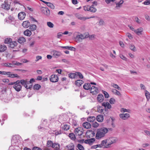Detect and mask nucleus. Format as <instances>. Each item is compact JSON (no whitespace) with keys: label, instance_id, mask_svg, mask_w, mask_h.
<instances>
[{"label":"nucleus","instance_id":"49530a36","mask_svg":"<svg viewBox=\"0 0 150 150\" xmlns=\"http://www.w3.org/2000/svg\"><path fill=\"white\" fill-rule=\"evenodd\" d=\"M47 25L50 28H53L54 26V24L50 22H47Z\"/></svg>","mask_w":150,"mask_h":150},{"label":"nucleus","instance_id":"4be33fe9","mask_svg":"<svg viewBox=\"0 0 150 150\" xmlns=\"http://www.w3.org/2000/svg\"><path fill=\"white\" fill-rule=\"evenodd\" d=\"M83 82L82 80H78L75 82V84L77 86H80Z\"/></svg>","mask_w":150,"mask_h":150},{"label":"nucleus","instance_id":"3c124183","mask_svg":"<svg viewBox=\"0 0 150 150\" xmlns=\"http://www.w3.org/2000/svg\"><path fill=\"white\" fill-rule=\"evenodd\" d=\"M112 85L114 88L117 89L118 90H121L120 88L117 84H115L114 83H113V85Z\"/></svg>","mask_w":150,"mask_h":150},{"label":"nucleus","instance_id":"f8f14e48","mask_svg":"<svg viewBox=\"0 0 150 150\" xmlns=\"http://www.w3.org/2000/svg\"><path fill=\"white\" fill-rule=\"evenodd\" d=\"M143 29L142 28H139L134 30V32L138 35H142V33L143 31Z\"/></svg>","mask_w":150,"mask_h":150},{"label":"nucleus","instance_id":"72a5a7b5","mask_svg":"<svg viewBox=\"0 0 150 150\" xmlns=\"http://www.w3.org/2000/svg\"><path fill=\"white\" fill-rule=\"evenodd\" d=\"M69 137L72 140H75L76 139V137L75 134L73 133H71L69 134Z\"/></svg>","mask_w":150,"mask_h":150},{"label":"nucleus","instance_id":"79ce46f5","mask_svg":"<svg viewBox=\"0 0 150 150\" xmlns=\"http://www.w3.org/2000/svg\"><path fill=\"white\" fill-rule=\"evenodd\" d=\"M76 77L77 76H79V77L80 79H82L83 76V75L80 72H76Z\"/></svg>","mask_w":150,"mask_h":150},{"label":"nucleus","instance_id":"680f3d73","mask_svg":"<svg viewBox=\"0 0 150 150\" xmlns=\"http://www.w3.org/2000/svg\"><path fill=\"white\" fill-rule=\"evenodd\" d=\"M115 0H105V2L107 4H108L111 2H114Z\"/></svg>","mask_w":150,"mask_h":150},{"label":"nucleus","instance_id":"f704fd0d","mask_svg":"<svg viewBox=\"0 0 150 150\" xmlns=\"http://www.w3.org/2000/svg\"><path fill=\"white\" fill-rule=\"evenodd\" d=\"M107 140H103L101 143V144H100V145L101 147H102V146H104L106 148H107L106 147V146L107 145Z\"/></svg>","mask_w":150,"mask_h":150},{"label":"nucleus","instance_id":"c9c22d12","mask_svg":"<svg viewBox=\"0 0 150 150\" xmlns=\"http://www.w3.org/2000/svg\"><path fill=\"white\" fill-rule=\"evenodd\" d=\"M124 1L122 0H121L118 3H116V7L117 8L118 7H120L121 6V5L123 3Z\"/></svg>","mask_w":150,"mask_h":150},{"label":"nucleus","instance_id":"13d9d810","mask_svg":"<svg viewBox=\"0 0 150 150\" xmlns=\"http://www.w3.org/2000/svg\"><path fill=\"white\" fill-rule=\"evenodd\" d=\"M104 22L103 19H100L98 22V24L99 25H104Z\"/></svg>","mask_w":150,"mask_h":150},{"label":"nucleus","instance_id":"bb28decb","mask_svg":"<svg viewBox=\"0 0 150 150\" xmlns=\"http://www.w3.org/2000/svg\"><path fill=\"white\" fill-rule=\"evenodd\" d=\"M35 80L34 79H31L29 81H28V88H31L32 86V82H34Z\"/></svg>","mask_w":150,"mask_h":150},{"label":"nucleus","instance_id":"4c0bfd02","mask_svg":"<svg viewBox=\"0 0 150 150\" xmlns=\"http://www.w3.org/2000/svg\"><path fill=\"white\" fill-rule=\"evenodd\" d=\"M145 96L147 100H149L150 98V94L147 91H145Z\"/></svg>","mask_w":150,"mask_h":150},{"label":"nucleus","instance_id":"393cba45","mask_svg":"<svg viewBox=\"0 0 150 150\" xmlns=\"http://www.w3.org/2000/svg\"><path fill=\"white\" fill-rule=\"evenodd\" d=\"M24 34L28 36H30L32 34L31 32L28 29H27L24 32Z\"/></svg>","mask_w":150,"mask_h":150},{"label":"nucleus","instance_id":"69168bd1","mask_svg":"<svg viewBox=\"0 0 150 150\" xmlns=\"http://www.w3.org/2000/svg\"><path fill=\"white\" fill-rule=\"evenodd\" d=\"M74 146H70L68 147V150H74Z\"/></svg>","mask_w":150,"mask_h":150},{"label":"nucleus","instance_id":"ea45409f","mask_svg":"<svg viewBox=\"0 0 150 150\" xmlns=\"http://www.w3.org/2000/svg\"><path fill=\"white\" fill-rule=\"evenodd\" d=\"M54 143L50 140H48L47 142V146L48 147H52V145H53Z\"/></svg>","mask_w":150,"mask_h":150},{"label":"nucleus","instance_id":"8fccbe9b","mask_svg":"<svg viewBox=\"0 0 150 150\" xmlns=\"http://www.w3.org/2000/svg\"><path fill=\"white\" fill-rule=\"evenodd\" d=\"M130 49L133 51L134 52L136 51L135 46L133 45H131L130 46Z\"/></svg>","mask_w":150,"mask_h":150},{"label":"nucleus","instance_id":"de8ad7c7","mask_svg":"<svg viewBox=\"0 0 150 150\" xmlns=\"http://www.w3.org/2000/svg\"><path fill=\"white\" fill-rule=\"evenodd\" d=\"M10 74H7V75H9L8 76L10 77L13 78L15 77H17L18 76L16 74H11V72H10Z\"/></svg>","mask_w":150,"mask_h":150},{"label":"nucleus","instance_id":"603ef678","mask_svg":"<svg viewBox=\"0 0 150 150\" xmlns=\"http://www.w3.org/2000/svg\"><path fill=\"white\" fill-rule=\"evenodd\" d=\"M99 125V124L96 122H93L92 124V126L94 127H97Z\"/></svg>","mask_w":150,"mask_h":150},{"label":"nucleus","instance_id":"dca6fc26","mask_svg":"<svg viewBox=\"0 0 150 150\" xmlns=\"http://www.w3.org/2000/svg\"><path fill=\"white\" fill-rule=\"evenodd\" d=\"M82 125L83 127L87 129H89L91 127V125L88 122H85L83 123Z\"/></svg>","mask_w":150,"mask_h":150},{"label":"nucleus","instance_id":"4d7b16f0","mask_svg":"<svg viewBox=\"0 0 150 150\" xmlns=\"http://www.w3.org/2000/svg\"><path fill=\"white\" fill-rule=\"evenodd\" d=\"M10 73V72L0 71V74L2 75H7V74H9Z\"/></svg>","mask_w":150,"mask_h":150},{"label":"nucleus","instance_id":"7c9ffc66","mask_svg":"<svg viewBox=\"0 0 150 150\" xmlns=\"http://www.w3.org/2000/svg\"><path fill=\"white\" fill-rule=\"evenodd\" d=\"M69 77L71 79H74L76 78V74L75 73H70L68 74Z\"/></svg>","mask_w":150,"mask_h":150},{"label":"nucleus","instance_id":"0e129e2a","mask_svg":"<svg viewBox=\"0 0 150 150\" xmlns=\"http://www.w3.org/2000/svg\"><path fill=\"white\" fill-rule=\"evenodd\" d=\"M38 129L40 131H42V130H45V128L44 127H42L41 126H40L38 127Z\"/></svg>","mask_w":150,"mask_h":150},{"label":"nucleus","instance_id":"e433bc0d","mask_svg":"<svg viewBox=\"0 0 150 150\" xmlns=\"http://www.w3.org/2000/svg\"><path fill=\"white\" fill-rule=\"evenodd\" d=\"M112 92L114 94L118 95V96H120L121 95V94L119 91L117 90H116L115 89H112Z\"/></svg>","mask_w":150,"mask_h":150},{"label":"nucleus","instance_id":"2f4dec72","mask_svg":"<svg viewBox=\"0 0 150 150\" xmlns=\"http://www.w3.org/2000/svg\"><path fill=\"white\" fill-rule=\"evenodd\" d=\"M17 43L16 42H11L9 45V47L11 48H13L16 45Z\"/></svg>","mask_w":150,"mask_h":150},{"label":"nucleus","instance_id":"a211bd4d","mask_svg":"<svg viewBox=\"0 0 150 150\" xmlns=\"http://www.w3.org/2000/svg\"><path fill=\"white\" fill-rule=\"evenodd\" d=\"M20 83H21V84L22 85L24 86L27 89H29L28 88V81L23 79L21 80L20 81Z\"/></svg>","mask_w":150,"mask_h":150},{"label":"nucleus","instance_id":"6e6d98bb","mask_svg":"<svg viewBox=\"0 0 150 150\" xmlns=\"http://www.w3.org/2000/svg\"><path fill=\"white\" fill-rule=\"evenodd\" d=\"M103 93L104 95L105 98H108L109 97V95L107 92L105 91H103Z\"/></svg>","mask_w":150,"mask_h":150},{"label":"nucleus","instance_id":"2eb2a0df","mask_svg":"<svg viewBox=\"0 0 150 150\" xmlns=\"http://www.w3.org/2000/svg\"><path fill=\"white\" fill-rule=\"evenodd\" d=\"M90 91L91 93H93V94H95L96 93L98 92V88L94 86H92L90 88Z\"/></svg>","mask_w":150,"mask_h":150},{"label":"nucleus","instance_id":"5701e85b","mask_svg":"<svg viewBox=\"0 0 150 150\" xmlns=\"http://www.w3.org/2000/svg\"><path fill=\"white\" fill-rule=\"evenodd\" d=\"M97 121L99 122H101L103 120V115H98L96 117Z\"/></svg>","mask_w":150,"mask_h":150},{"label":"nucleus","instance_id":"a878e982","mask_svg":"<svg viewBox=\"0 0 150 150\" xmlns=\"http://www.w3.org/2000/svg\"><path fill=\"white\" fill-rule=\"evenodd\" d=\"M88 10H89V11L92 12H95L97 10L94 7L93 5H92L89 6Z\"/></svg>","mask_w":150,"mask_h":150},{"label":"nucleus","instance_id":"864d4df0","mask_svg":"<svg viewBox=\"0 0 150 150\" xmlns=\"http://www.w3.org/2000/svg\"><path fill=\"white\" fill-rule=\"evenodd\" d=\"M115 101V100L113 98H111L109 100V102L111 104H114Z\"/></svg>","mask_w":150,"mask_h":150},{"label":"nucleus","instance_id":"ddd939ff","mask_svg":"<svg viewBox=\"0 0 150 150\" xmlns=\"http://www.w3.org/2000/svg\"><path fill=\"white\" fill-rule=\"evenodd\" d=\"M119 116L121 118L124 120H127L129 117V115L128 113L120 114Z\"/></svg>","mask_w":150,"mask_h":150},{"label":"nucleus","instance_id":"09e8293b","mask_svg":"<svg viewBox=\"0 0 150 150\" xmlns=\"http://www.w3.org/2000/svg\"><path fill=\"white\" fill-rule=\"evenodd\" d=\"M77 147L80 150H84V147L83 146L79 144H77Z\"/></svg>","mask_w":150,"mask_h":150},{"label":"nucleus","instance_id":"f3484780","mask_svg":"<svg viewBox=\"0 0 150 150\" xmlns=\"http://www.w3.org/2000/svg\"><path fill=\"white\" fill-rule=\"evenodd\" d=\"M102 106L104 107L105 108L110 109L111 108V106L108 102H104L102 104Z\"/></svg>","mask_w":150,"mask_h":150},{"label":"nucleus","instance_id":"e2e57ef3","mask_svg":"<svg viewBox=\"0 0 150 150\" xmlns=\"http://www.w3.org/2000/svg\"><path fill=\"white\" fill-rule=\"evenodd\" d=\"M120 57L122 59L125 60V61L127 60V58L125 57L124 55H123L121 54L120 55Z\"/></svg>","mask_w":150,"mask_h":150},{"label":"nucleus","instance_id":"338daca9","mask_svg":"<svg viewBox=\"0 0 150 150\" xmlns=\"http://www.w3.org/2000/svg\"><path fill=\"white\" fill-rule=\"evenodd\" d=\"M42 57L40 56H38L36 57V59L35 61L37 62L39 60L42 59Z\"/></svg>","mask_w":150,"mask_h":150},{"label":"nucleus","instance_id":"c85d7f7f","mask_svg":"<svg viewBox=\"0 0 150 150\" xmlns=\"http://www.w3.org/2000/svg\"><path fill=\"white\" fill-rule=\"evenodd\" d=\"M25 41V39L23 37H20L18 40V42L20 44L23 43Z\"/></svg>","mask_w":150,"mask_h":150},{"label":"nucleus","instance_id":"423d86ee","mask_svg":"<svg viewBox=\"0 0 150 150\" xmlns=\"http://www.w3.org/2000/svg\"><path fill=\"white\" fill-rule=\"evenodd\" d=\"M117 140V138L115 137H111L110 138L109 142L107 144V146H106V147H110L112 144L115 143Z\"/></svg>","mask_w":150,"mask_h":150},{"label":"nucleus","instance_id":"9d476101","mask_svg":"<svg viewBox=\"0 0 150 150\" xmlns=\"http://www.w3.org/2000/svg\"><path fill=\"white\" fill-rule=\"evenodd\" d=\"M50 79L51 82H56L58 80V77L57 75H52Z\"/></svg>","mask_w":150,"mask_h":150},{"label":"nucleus","instance_id":"58836bf2","mask_svg":"<svg viewBox=\"0 0 150 150\" xmlns=\"http://www.w3.org/2000/svg\"><path fill=\"white\" fill-rule=\"evenodd\" d=\"M12 42V40L10 38H6L5 39L4 42L6 44H10Z\"/></svg>","mask_w":150,"mask_h":150},{"label":"nucleus","instance_id":"39448f33","mask_svg":"<svg viewBox=\"0 0 150 150\" xmlns=\"http://www.w3.org/2000/svg\"><path fill=\"white\" fill-rule=\"evenodd\" d=\"M42 13L45 15L49 16L50 15V10L47 8L42 7L40 9Z\"/></svg>","mask_w":150,"mask_h":150},{"label":"nucleus","instance_id":"c756f323","mask_svg":"<svg viewBox=\"0 0 150 150\" xmlns=\"http://www.w3.org/2000/svg\"><path fill=\"white\" fill-rule=\"evenodd\" d=\"M7 47L6 46L4 45L0 46V52H3L6 50Z\"/></svg>","mask_w":150,"mask_h":150},{"label":"nucleus","instance_id":"4468645a","mask_svg":"<svg viewBox=\"0 0 150 150\" xmlns=\"http://www.w3.org/2000/svg\"><path fill=\"white\" fill-rule=\"evenodd\" d=\"M25 13L24 12H21L18 15V18L21 20H23L25 18Z\"/></svg>","mask_w":150,"mask_h":150},{"label":"nucleus","instance_id":"c03bdc74","mask_svg":"<svg viewBox=\"0 0 150 150\" xmlns=\"http://www.w3.org/2000/svg\"><path fill=\"white\" fill-rule=\"evenodd\" d=\"M41 88V86L39 84H36L35 85L33 88L35 89L38 90Z\"/></svg>","mask_w":150,"mask_h":150},{"label":"nucleus","instance_id":"774afa93","mask_svg":"<svg viewBox=\"0 0 150 150\" xmlns=\"http://www.w3.org/2000/svg\"><path fill=\"white\" fill-rule=\"evenodd\" d=\"M33 150H42L41 148L37 147H34L33 149Z\"/></svg>","mask_w":150,"mask_h":150},{"label":"nucleus","instance_id":"6e6552de","mask_svg":"<svg viewBox=\"0 0 150 150\" xmlns=\"http://www.w3.org/2000/svg\"><path fill=\"white\" fill-rule=\"evenodd\" d=\"M53 57L57 58L61 56L62 54L61 52L56 50H53L51 52Z\"/></svg>","mask_w":150,"mask_h":150},{"label":"nucleus","instance_id":"1a4fd4ad","mask_svg":"<svg viewBox=\"0 0 150 150\" xmlns=\"http://www.w3.org/2000/svg\"><path fill=\"white\" fill-rule=\"evenodd\" d=\"M75 39L77 42H81L82 40L84 39V36L81 34L77 35L76 36Z\"/></svg>","mask_w":150,"mask_h":150},{"label":"nucleus","instance_id":"412c9836","mask_svg":"<svg viewBox=\"0 0 150 150\" xmlns=\"http://www.w3.org/2000/svg\"><path fill=\"white\" fill-rule=\"evenodd\" d=\"M104 96L102 94H100L98 95L97 99L98 101L100 103H101L104 100Z\"/></svg>","mask_w":150,"mask_h":150},{"label":"nucleus","instance_id":"b1692460","mask_svg":"<svg viewBox=\"0 0 150 150\" xmlns=\"http://www.w3.org/2000/svg\"><path fill=\"white\" fill-rule=\"evenodd\" d=\"M83 88L84 89L86 90H88L90 89L91 85L90 83H85L83 86Z\"/></svg>","mask_w":150,"mask_h":150},{"label":"nucleus","instance_id":"aec40b11","mask_svg":"<svg viewBox=\"0 0 150 150\" xmlns=\"http://www.w3.org/2000/svg\"><path fill=\"white\" fill-rule=\"evenodd\" d=\"M30 23L28 21H26L23 22L22 25L24 28H28L30 25Z\"/></svg>","mask_w":150,"mask_h":150},{"label":"nucleus","instance_id":"7ed1b4c3","mask_svg":"<svg viewBox=\"0 0 150 150\" xmlns=\"http://www.w3.org/2000/svg\"><path fill=\"white\" fill-rule=\"evenodd\" d=\"M15 83H16L13 86V87L16 91L18 92L21 91L22 88V86L20 84V81L18 80L15 82Z\"/></svg>","mask_w":150,"mask_h":150},{"label":"nucleus","instance_id":"bf43d9fd","mask_svg":"<svg viewBox=\"0 0 150 150\" xmlns=\"http://www.w3.org/2000/svg\"><path fill=\"white\" fill-rule=\"evenodd\" d=\"M12 63L13 64L17 65H20L22 64L21 63L17 61H14L12 62Z\"/></svg>","mask_w":150,"mask_h":150},{"label":"nucleus","instance_id":"052dcab7","mask_svg":"<svg viewBox=\"0 0 150 150\" xmlns=\"http://www.w3.org/2000/svg\"><path fill=\"white\" fill-rule=\"evenodd\" d=\"M144 4L145 5H148L150 4V0H146L143 2Z\"/></svg>","mask_w":150,"mask_h":150},{"label":"nucleus","instance_id":"cd10ccee","mask_svg":"<svg viewBox=\"0 0 150 150\" xmlns=\"http://www.w3.org/2000/svg\"><path fill=\"white\" fill-rule=\"evenodd\" d=\"M96 119V117L94 116H90L87 119V121L90 122H93Z\"/></svg>","mask_w":150,"mask_h":150},{"label":"nucleus","instance_id":"f257e3e1","mask_svg":"<svg viewBox=\"0 0 150 150\" xmlns=\"http://www.w3.org/2000/svg\"><path fill=\"white\" fill-rule=\"evenodd\" d=\"M108 131L107 128L104 127L98 129L96 134V139H99L101 138L104 137Z\"/></svg>","mask_w":150,"mask_h":150},{"label":"nucleus","instance_id":"a19ab883","mask_svg":"<svg viewBox=\"0 0 150 150\" xmlns=\"http://www.w3.org/2000/svg\"><path fill=\"white\" fill-rule=\"evenodd\" d=\"M30 29L32 30H35L36 28V26L35 25H30Z\"/></svg>","mask_w":150,"mask_h":150},{"label":"nucleus","instance_id":"f03ea898","mask_svg":"<svg viewBox=\"0 0 150 150\" xmlns=\"http://www.w3.org/2000/svg\"><path fill=\"white\" fill-rule=\"evenodd\" d=\"M11 3V2L8 0H5L1 5V7L5 10H8L10 8Z\"/></svg>","mask_w":150,"mask_h":150},{"label":"nucleus","instance_id":"473e14b6","mask_svg":"<svg viewBox=\"0 0 150 150\" xmlns=\"http://www.w3.org/2000/svg\"><path fill=\"white\" fill-rule=\"evenodd\" d=\"M52 147L56 149H59L60 145L58 143H54L53 145H52Z\"/></svg>","mask_w":150,"mask_h":150},{"label":"nucleus","instance_id":"37998d69","mask_svg":"<svg viewBox=\"0 0 150 150\" xmlns=\"http://www.w3.org/2000/svg\"><path fill=\"white\" fill-rule=\"evenodd\" d=\"M63 129L64 130L67 131L69 130V125L67 124H65L64 126L62 127Z\"/></svg>","mask_w":150,"mask_h":150},{"label":"nucleus","instance_id":"5fc2aeb1","mask_svg":"<svg viewBox=\"0 0 150 150\" xmlns=\"http://www.w3.org/2000/svg\"><path fill=\"white\" fill-rule=\"evenodd\" d=\"M47 6L50 7L51 8L53 9L54 8V6L53 5V4L51 3L50 2H49L48 4H47Z\"/></svg>","mask_w":150,"mask_h":150},{"label":"nucleus","instance_id":"0eeeda50","mask_svg":"<svg viewBox=\"0 0 150 150\" xmlns=\"http://www.w3.org/2000/svg\"><path fill=\"white\" fill-rule=\"evenodd\" d=\"M75 132L76 135L81 136L83 133V129L79 127L76 128L75 129Z\"/></svg>","mask_w":150,"mask_h":150},{"label":"nucleus","instance_id":"6ab92c4d","mask_svg":"<svg viewBox=\"0 0 150 150\" xmlns=\"http://www.w3.org/2000/svg\"><path fill=\"white\" fill-rule=\"evenodd\" d=\"M95 140V139L94 138H92L90 139H86L84 141V142L85 144H91Z\"/></svg>","mask_w":150,"mask_h":150},{"label":"nucleus","instance_id":"20e7f679","mask_svg":"<svg viewBox=\"0 0 150 150\" xmlns=\"http://www.w3.org/2000/svg\"><path fill=\"white\" fill-rule=\"evenodd\" d=\"M15 21L14 18L11 16H9L8 18H6L5 19V22L13 25L15 24Z\"/></svg>","mask_w":150,"mask_h":150},{"label":"nucleus","instance_id":"a18cd8bd","mask_svg":"<svg viewBox=\"0 0 150 150\" xmlns=\"http://www.w3.org/2000/svg\"><path fill=\"white\" fill-rule=\"evenodd\" d=\"M19 137L18 136L16 135L13 137L12 140H11V142L12 143H16V142H18V140L15 141L17 138Z\"/></svg>","mask_w":150,"mask_h":150},{"label":"nucleus","instance_id":"9b49d317","mask_svg":"<svg viewBox=\"0 0 150 150\" xmlns=\"http://www.w3.org/2000/svg\"><path fill=\"white\" fill-rule=\"evenodd\" d=\"M75 16L78 19L82 21H85L87 19L90 18L83 17L79 13L75 14Z\"/></svg>","mask_w":150,"mask_h":150}]
</instances>
